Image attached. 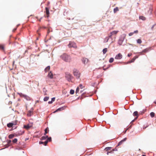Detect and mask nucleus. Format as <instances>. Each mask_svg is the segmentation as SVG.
Returning <instances> with one entry per match:
<instances>
[{"label":"nucleus","instance_id":"11","mask_svg":"<svg viewBox=\"0 0 156 156\" xmlns=\"http://www.w3.org/2000/svg\"><path fill=\"white\" fill-rule=\"evenodd\" d=\"M122 54L121 53H119L116 55L115 57V58L117 59H120L122 58Z\"/></svg>","mask_w":156,"mask_h":156},{"label":"nucleus","instance_id":"20","mask_svg":"<svg viewBox=\"0 0 156 156\" xmlns=\"http://www.w3.org/2000/svg\"><path fill=\"white\" fill-rule=\"evenodd\" d=\"M15 136L14 134H11L9 135L8 137L10 139H12Z\"/></svg>","mask_w":156,"mask_h":156},{"label":"nucleus","instance_id":"16","mask_svg":"<svg viewBox=\"0 0 156 156\" xmlns=\"http://www.w3.org/2000/svg\"><path fill=\"white\" fill-rule=\"evenodd\" d=\"M133 115L134 116H136V119H137L138 117V112L137 111H136L134 112L133 114Z\"/></svg>","mask_w":156,"mask_h":156},{"label":"nucleus","instance_id":"64","mask_svg":"<svg viewBox=\"0 0 156 156\" xmlns=\"http://www.w3.org/2000/svg\"><path fill=\"white\" fill-rule=\"evenodd\" d=\"M142 156H146L145 155L143 154Z\"/></svg>","mask_w":156,"mask_h":156},{"label":"nucleus","instance_id":"24","mask_svg":"<svg viewBox=\"0 0 156 156\" xmlns=\"http://www.w3.org/2000/svg\"><path fill=\"white\" fill-rule=\"evenodd\" d=\"M152 11V7L150 6L149 7V10L148 11V13L150 14H151Z\"/></svg>","mask_w":156,"mask_h":156},{"label":"nucleus","instance_id":"34","mask_svg":"<svg viewBox=\"0 0 156 156\" xmlns=\"http://www.w3.org/2000/svg\"><path fill=\"white\" fill-rule=\"evenodd\" d=\"M112 65H111L109 64L108 65L107 67L106 68L104 69V70H106L107 69H108L110 67H112Z\"/></svg>","mask_w":156,"mask_h":156},{"label":"nucleus","instance_id":"9","mask_svg":"<svg viewBox=\"0 0 156 156\" xmlns=\"http://www.w3.org/2000/svg\"><path fill=\"white\" fill-rule=\"evenodd\" d=\"M12 141L10 140H7V144L5 145V148H7L9 146L12 145Z\"/></svg>","mask_w":156,"mask_h":156},{"label":"nucleus","instance_id":"7","mask_svg":"<svg viewBox=\"0 0 156 156\" xmlns=\"http://www.w3.org/2000/svg\"><path fill=\"white\" fill-rule=\"evenodd\" d=\"M68 46L69 48H76L77 47L76 43L73 42H70Z\"/></svg>","mask_w":156,"mask_h":156},{"label":"nucleus","instance_id":"60","mask_svg":"<svg viewBox=\"0 0 156 156\" xmlns=\"http://www.w3.org/2000/svg\"><path fill=\"white\" fill-rule=\"evenodd\" d=\"M24 133V131H23V132L22 133H21V134H19V135H22V134L23 133Z\"/></svg>","mask_w":156,"mask_h":156},{"label":"nucleus","instance_id":"29","mask_svg":"<svg viewBox=\"0 0 156 156\" xmlns=\"http://www.w3.org/2000/svg\"><path fill=\"white\" fill-rule=\"evenodd\" d=\"M107 48H104L102 51L103 54H105L107 52Z\"/></svg>","mask_w":156,"mask_h":156},{"label":"nucleus","instance_id":"55","mask_svg":"<svg viewBox=\"0 0 156 156\" xmlns=\"http://www.w3.org/2000/svg\"><path fill=\"white\" fill-rule=\"evenodd\" d=\"M138 56L137 55H136L135 57H134V58H136V59L137 58H138Z\"/></svg>","mask_w":156,"mask_h":156},{"label":"nucleus","instance_id":"28","mask_svg":"<svg viewBox=\"0 0 156 156\" xmlns=\"http://www.w3.org/2000/svg\"><path fill=\"white\" fill-rule=\"evenodd\" d=\"M139 19L142 20H146V18L143 16H139Z\"/></svg>","mask_w":156,"mask_h":156},{"label":"nucleus","instance_id":"48","mask_svg":"<svg viewBox=\"0 0 156 156\" xmlns=\"http://www.w3.org/2000/svg\"><path fill=\"white\" fill-rule=\"evenodd\" d=\"M117 149L115 148H114V149H112L111 151H112V152H113V151H117Z\"/></svg>","mask_w":156,"mask_h":156},{"label":"nucleus","instance_id":"22","mask_svg":"<svg viewBox=\"0 0 156 156\" xmlns=\"http://www.w3.org/2000/svg\"><path fill=\"white\" fill-rule=\"evenodd\" d=\"M49 131V129L48 127L46 128L44 130V135H46L47 133H48Z\"/></svg>","mask_w":156,"mask_h":156},{"label":"nucleus","instance_id":"1","mask_svg":"<svg viewBox=\"0 0 156 156\" xmlns=\"http://www.w3.org/2000/svg\"><path fill=\"white\" fill-rule=\"evenodd\" d=\"M60 58L66 62H70L71 59V56L66 53H63L60 55Z\"/></svg>","mask_w":156,"mask_h":156},{"label":"nucleus","instance_id":"37","mask_svg":"<svg viewBox=\"0 0 156 156\" xmlns=\"http://www.w3.org/2000/svg\"><path fill=\"white\" fill-rule=\"evenodd\" d=\"M47 140H48V142H50L51 141V137H48L47 139Z\"/></svg>","mask_w":156,"mask_h":156},{"label":"nucleus","instance_id":"38","mask_svg":"<svg viewBox=\"0 0 156 156\" xmlns=\"http://www.w3.org/2000/svg\"><path fill=\"white\" fill-rule=\"evenodd\" d=\"M0 49L2 50H4V47L2 45L0 44Z\"/></svg>","mask_w":156,"mask_h":156},{"label":"nucleus","instance_id":"50","mask_svg":"<svg viewBox=\"0 0 156 156\" xmlns=\"http://www.w3.org/2000/svg\"><path fill=\"white\" fill-rule=\"evenodd\" d=\"M39 143L40 144H44V142H42V141H40L39 142Z\"/></svg>","mask_w":156,"mask_h":156},{"label":"nucleus","instance_id":"27","mask_svg":"<svg viewBox=\"0 0 156 156\" xmlns=\"http://www.w3.org/2000/svg\"><path fill=\"white\" fill-rule=\"evenodd\" d=\"M110 38L109 37H106L104 40V42L105 43H106V42H107L108 40V39Z\"/></svg>","mask_w":156,"mask_h":156},{"label":"nucleus","instance_id":"6","mask_svg":"<svg viewBox=\"0 0 156 156\" xmlns=\"http://www.w3.org/2000/svg\"><path fill=\"white\" fill-rule=\"evenodd\" d=\"M33 125V123L32 122L30 123L27 124L26 125H24L23 126V128L26 129L28 130L30 128L32 127Z\"/></svg>","mask_w":156,"mask_h":156},{"label":"nucleus","instance_id":"12","mask_svg":"<svg viewBox=\"0 0 156 156\" xmlns=\"http://www.w3.org/2000/svg\"><path fill=\"white\" fill-rule=\"evenodd\" d=\"M45 12L47 15V17H48L50 13L49 9L48 7L45 8Z\"/></svg>","mask_w":156,"mask_h":156},{"label":"nucleus","instance_id":"10","mask_svg":"<svg viewBox=\"0 0 156 156\" xmlns=\"http://www.w3.org/2000/svg\"><path fill=\"white\" fill-rule=\"evenodd\" d=\"M83 63L85 65H86L89 61L88 59L87 58H83L82 59Z\"/></svg>","mask_w":156,"mask_h":156},{"label":"nucleus","instance_id":"19","mask_svg":"<svg viewBox=\"0 0 156 156\" xmlns=\"http://www.w3.org/2000/svg\"><path fill=\"white\" fill-rule=\"evenodd\" d=\"M43 93H44V95H47V94L46 93L47 91L46 90V88L45 87L43 88Z\"/></svg>","mask_w":156,"mask_h":156},{"label":"nucleus","instance_id":"3","mask_svg":"<svg viewBox=\"0 0 156 156\" xmlns=\"http://www.w3.org/2000/svg\"><path fill=\"white\" fill-rule=\"evenodd\" d=\"M66 76L65 77L66 79L69 82H72V80L73 78V76L69 73L66 72L65 73Z\"/></svg>","mask_w":156,"mask_h":156},{"label":"nucleus","instance_id":"45","mask_svg":"<svg viewBox=\"0 0 156 156\" xmlns=\"http://www.w3.org/2000/svg\"><path fill=\"white\" fill-rule=\"evenodd\" d=\"M126 139H127V138H124L122 140H121L123 142H124L125 141H126Z\"/></svg>","mask_w":156,"mask_h":156},{"label":"nucleus","instance_id":"51","mask_svg":"<svg viewBox=\"0 0 156 156\" xmlns=\"http://www.w3.org/2000/svg\"><path fill=\"white\" fill-rule=\"evenodd\" d=\"M82 97H86L87 96H86L85 95V94L84 93H83L82 94Z\"/></svg>","mask_w":156,"mask_h":156},{"label":"nucleus","instance_id":"14","mask_svg":"<svg viewBox=\"0 0 156 156\" xmlns=\"http://www.w3.org/2000/svg\"><path fill=\"white\" fill-rule=\"evenodd\" d=\"M118 32V31H113L112 32H111V35L109 36V37L110 38H111L113 34H116Z\"/></svg>","mask_w":156,"mask_h":156},{"label":"nucleus","instance_id":"61","mask_svg":"<svg viewBox=\"0 0 156 156\" xmlns=\"http://www.w3.org/2000/svg\"><path fill=\"white\" fill-rule=\"evenodd\" d=\"M154 103L155 104H156V100L155 101H154Z\"/></svg>","mask_w":156,"mask_h":156},{"label":"nucleus","instance_id":"4","mask_svg":"<svg viewBox=\"0 0 156 156\" xmlns=\"http://www.w3.org/2000/svg\"><path fill=\"white\" fill-rule=\"evenodd\" d=\"M19 94L20 97L24 98L27 101H30L31 100V98H30L29 96L23 94L22 93H19Z\"/></svg>","mask_w":156,"mask_h":156},{"label":"nucleus","instance_id":"44","mask_svg":"<svg viewBox=\"0 0 156 156\" xmlns=\"http://www.w3.org/2000/svg\"><path fill=\"white\" fill-rule=\"evenodd\" d=\"M112 153V151H107V155H108L109 153Z\"/></svg>","mask_w":156,"mask_h":156},{"label":"nucleus","instance_id":"5","mask_svg":"<svg viewBox=\"0 0 156 156\" xmlns=\"http://www.w3.org/2000/svg\"><path fill=\"white\" fill-rule=\"evenodd\" d=\"M73 73L74 76H75L78 79L80 77V73L77 70L74 69L73 70Z\"/></svg>","mask_w":156,"mask_h":156},{"label":"nucleus","instance_id":"13","mask_svg":"<svg viewBox=\"0 0 156 156\" xmlns=\"http://www.w3.org/2000/svg\"><path fill=\"white\" fill-rule=\"evenodd\" d=\"M66 108V107L65 106H63L61 107H60L57 109L55 111V112L61 111L62 110H64L65 108Z\"/></svg>","mask_w":156,"mask_h":156},{"label":"nucleus","instance_id":"15","mask_svg":"<svg viewBox=\"0 0 156 156\" xmlns=\"http://www.w3.org/2000/svg\"><path fill=\"white\" fill-rule=\"evenodd\" d=\"M48 76L51 79H52L53 78V75L51 72L50 71L48 73Z\"/></svg>","mask_w":156,"mask_h":156},{"label":"nucleus","instance_id":"26","mask_svg":"<svg viewBox=\"0 0 156 156\" xmlns=\"http://www.w3.org/2000/svg\"><path fill=\"white\" fill-rule=\"evenodd\" d=\"M135 59H136V58H135L133 57L130 61L128 62H127V63H130L131 62H133Z\"/></svg>","mask_w":156,"mask_h":156},{"label":"nucleus","instance_id":"8","mask_svg":"<svg viewBox=\"0 0 156 156\" xmlns=\"http://www.w3.org/2000/svg\"><path fill=\"white\" fill-rule=\"evenodd\" d=\"M151 49V47H148L146 48H145L144 49L142 52H139V53L140 55H142V53H146L149 51H150Z\"/></svg>","mask_w":156,"mask_h":156},{"label":"nucleus","instance_id":"35","mask_svg":"<svg viewBox=\"0 0 156 156\" xmlns=\"http://www.w3.org/2000/svg\"><path fill=\"white\" fill-rule=\"evenodd\" d=\"M137 43L140 44L142 43V41L140 39H138L137 40Z\"/></svg>","mask_w":156,"mask_h":156},{"label":"nucleus","instance_id":"63","mask_svg":"<svg viewBox=\"0 0 156 156\" xmlns=\"http://www.w3.org/2000/svg\"><path fill=\"white\" fill-rule=\"evenodd\" d=\"M39 102V101H38V100H37V101H36V103H38V102Z\"/></svg>","mask_w":156,"mask_h":156},{"label":"nucleus","instance_id":"59","mask_svg":"<svg viewBox=\"0 0 156 156\" xmlns=\"http://www.w3.org/2000/svg\"><path fill=\"white\" fill-rule=\"evenodd\" d=\"M45 137H46V139H47L48 137V136L47 135H46Z\"/></svg>","mask_w":156,"mask_h":156},{"label":"nucleus","instance_id":"43","mask_svg":"<svg viewBox=\"0 0 156 156\" xmlns=\"http://www.w3.org/2000/svg\"><path fill=\"white\" fill-rule=\"evenodd\" d=\"M41 139L42 140H45V139H46V138L44 136H43L41 137Z\"/></svg>","mask_w":156,"mask_h":156},{"label":"nucleus","instance_id":"39","mask_svg":"<svg viewBox=\"0 0 156 156\" xmlns=\"http://www.w3.org/2000/svg\"><path fill=\"white\" fill-rule=\"evenodd\" d=\"M123 143V142L121 140L120 141L118 144V146H120V145H121L122 143Z\"/></svg>","mask_w":156,"mask_h":156},{"label":"nucleus","instance_id":"21","mask_svg":"<svg viewBox=\"0 0 156 156\" xmlns=\"http://www.w3.org/2000/svg\"><path fill=\"white\" fill-rule=\"evenodd\" d=\"M50 67L49 66H47L44 69V71L45 72H47L50 69Z\"/></svg>","mask_w":156,"mask_h":156},{"label":"nucleus","instance_id":"53","mask_svg":"<svg viewBox=\"0 0 156 156\" xmlns=\"http://www.w3.org/2000/svg\"><path fill=\"white\" fill-rule=\"evenodd\" d=\"M53 102H52L51 101H49L48 102V103L49 104H51Z\"/></svg>","mask_w":156,"mask_h":156},{"label":"nucleus","instance_id":"32","mask_svg":"<svg viewBox=\"0 0 156 156\" xmlns=\"http://www.w3.org/2000/svg\"><path fill=\"white\" fill-rule=\"evenodd\" d=\"M49 98V97H45L44 98V101H47Z\"/></svg>","mask_w":156,"mask_h":156},{"label":"nucleus","instance_id":"25","mask_svg":"<svg viewBox=\"0 0 156 156\" xmlns=\"http://www.w3.org/2000/svg\"><path fill=\"white\" fill-rule=\"evenodd\" d=\"M112 148V147H106L105 150L106 151H108L109 150H111Z\"/></svg>","mask_w":156,"mask_h":156},{"label":"nucleus","instance_id":"36","mask_svg":"<svg viewBox=\"0 0 156 156\" xmlns=\"http://www.w3.org/2000/svg\"><path fill=\"white\" fill-rule=\"evenodd\" d=\"M74 93V91L73 89H71L70 91V94H73Z\"/></svg>","mask_w":156,"mask_h":156},{"label":"nucleus","instance_id":"23","mask_svg":"<svg viewBox=\"0 0 156 156\" xmlns=\"http://www.w3.org/2000/svg\"><path fill=\"white\" fill-rule=\"evenodd\" d=\"M119 11V8L118 7H116L114 8L113 10V12L114 13H116L117 11Z\"/></svg>","mask_w":156,"mask_h":156},{"label":"nucleus","instance_id":"41","mask_svg":"<svg viewBox=\"0 0 156 156\" xmlns=\"http://www.w3.org/2000/svg\"><path fill=\"white\" fill-rule=\"evenodd\" d=\"M79 90V87H77V88L76 89V94H77L78 93Z\"/></svg>","mask_w":156,"mask_h":156},{"label":"nucleus","instance_id":"40","mask_svg":"<svg viewBox=\"0 0 156 156\" xmlns=\"http://www.w3.org/2000/svg\"><path fill=\"white\" fill-rule=\"evenodd\" d=\"M15 149L20 150H21L22 148L20 147H17L15 148Z\"/></svg>","mask_w":156,"mask_h":156},{"label":"nucleus","instance_id":"17","mask_svg":"<svg viewBox=\"0 0 156 156\" xmlns=\"http://www.w3.org/2000/svg\"><path fill=\"white\" fill-rule=\"evenodd\" d=\"M33 113V111L29 110L28 111L27 114V115L28 116H31Z\"/></svg>","mask_w":156,"mask_h":156},{"label":"nucleus","instance_id":"54","mask_svg":"<svg viewBox=\"0 0 156 156\" xmlns=\"http://www.w3.org/2000/svg\"><path fill=\"white\" fill-rule=\"evenodd\" d=\"M132 55V54H128L127 55V56L128 57H130V56H131Z\"/></svg>","mask_w":156,"mask_h":156},{"label":"nucleus","instance_id":"33","mask_svg":"<svg viewBox=\"0 0 156 156\" xmlns=\"http://www.w3.org/2000/svg\"><path fill=\"white\" fill-rule=\"evenodd\" d=\"M114 59L113 58H110L109 60V62L110 63H112L114 61Z\"/></svg>","mask_w":156,"mask_h":156},{"label":"nucleus","instance_id":"49","mask_svg":"<svg viewBox=\"0 0 156 156\" xmlns=\"http://www.w3.org/2000/svg\"><path fill=\"white\" fill-rule=\"evenodd\" d=\"M80 88L82 89L83 88V86L81 84H80Z\"/></svg>","mask_w":156,"mask_h":156},{"label":"nucleus","instance_id":"46","mask_svg":"<svg viewBox=\"0 0 156 156\" xmlns=\"http://www.w3.org/2000/svg\"><path fill=\"white\" fill-rule=\"evenodd\" d=\"M55 97H54V98H51V101H52V102H53L55 101Z\"/></svg>","mask_w":156,"mask_h":156},{"label":"nucleus","instance_id":"56","mask_svg":"<svg viewBox=\"0 0 156 156\" xmlns=\"http://www.w3.org/2000/svg\"><path fill=\"white\" fill-rule=\"evenodd\" d=\"M155 25V24H154V25H153V26L151 27V30H153V28H154V26Z\"/></svg>","mask_w":156,"mask_h":156},{"label":"nucleus","instance_id":"30","mask_svg":"<svg viewBox=\"0 0 156 156\" xmlns=\"http://www.w3.org/2000/svg\"><path fill=\"white\" fill-rule=\"evenodd\" d=\"M150 115L151 117L153 118L154 116L155 113L154 112H151L150 113Z\"/></svg>","mask_w":156,"mask_h":156},{"label":"nucleus","instance_id":"42","mask_svg":"<svg viewBox=\"0 0 156 156\" xmlns=\"http://www.w3.org/2000/svg\"><path fill=\"white\" fill-rule=\"evenodd\" d=\"M48 140H46L44 142V145L46 146V145H47V143H48Z\"/></svg>","mask_w":156,"mask_h":156},{"label":"nucleus","instance_id":"52","mask_svg":"<svg viewBox=\"0 0 156 156\" xmlns=\"http://www.w3.org/2000/svg\"><path fill=\"white\" fill-rule=\"evenodd\" d=\"M133 33V34L137 33H138V31L137 30L134 31Z\"/></svg>","mask_w":156,"mask_h":156},{"label":"nucleus","instance_id":"18","mask_svg":"<svg viewBox=\"0 0 156 156\" xmlns=\"http://www.w3.org/2000/svg\"><path fill=\"white\" fill-rule=\"evenodd\" d=\"M13 125L14 124L13 123L10 122L8 123L7 125V126L9 128H11L13 126Z\"/></svg>","mask_w":156,"mask_h":156},{"label":"nucleus","instance_id":"31","mask_svg":"<svg viewBox=\"0 0 156 156\" xmlns=\"http://www.w3.org/2000/svg\"><path fill=\"white\" fill-rule=\"evenodd\" d=\"M17 138L14 139L12 141V142L13 143H16L17 142Z\"/></svg>","mask_w":156,"mask_h":156},{"label":"nucleus","instance_id":"57","mask_svg":"<svg viewBox=\"0 0 156 156\" xmlns=\"http://www.w3.org/2000/svg\"><path fill=\"white\" fill-rule=\"evenodd\" d=\"M16 30V28H14L13 30V32H15Z\"/></svg>","mask_w":156,"mask_h":156},{"label":"nucleus","instance_id":"62","mask_svg":"<svg viewBox=\"0 0 156 156\" xmlns=\"http://www.w3.org/2000/svg\"><path fill=\"white\" fill-rule=\"evenodd\" d=\"M128 129H126V130H125V131L124 132V133H126V132L127 131V130Z\"/></svg>","mask_w":156,"mask_h":156},{"label":"nucleus","instance_id":"58","mask_svg":"<svg viewBox=\"0 0 156 156\" xmlns=\"http://www.w3.org/2000/svg\"><path fill=\"white\" fill-rule=\"evenodd\" d=\"M50 30H49V29H48V31H47V33H48V34H49V33H50Z\"/></svg>","mask_w":156,"mask_h":156},{"label":"nucleus","instance_id":"2","mask_svg":"<svg viewBox=\"0 0 156 156\" xmlns=\"http://www.w3.org/2000/svg\"><path fill=\"white\" fill-rule=\"evenodd\" d=\"M126 36V35L125 34H123L120 36L118 42V44L119 45H121L122 44Z\"/></svg>","mask_w":156,"mask_h":156},{"label":"nucleus","instance_id":"47","mask_svg":"<svg viewBox=\"0 0 156 156\" xmlns=\"http://www.w3.org/2000/svg\"><path fill=\"white\" fill-rule=\"evenodd\" d=\"M133 34V33H130L129 34V36H132Z\"/></svg>","mask_w":156,"mask_h":156}]
</instances>
